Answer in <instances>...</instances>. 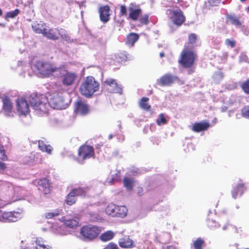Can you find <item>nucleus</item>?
Returning <instances> with one entry per match:
<instances>
[{"mask_svg": "<svg viewBox=\"0 0 249 249\" xmlns=\"http://www.w3.org/2000/svg\"><path fill=\"white\" fill-rule=\"evenodd\" d=\"M197 58V54L196 52L190 48L189 46H184L181 52L178 63L185 69H189L188 73H193L195 71L194 65Z\"/></svg>", "mask_w": 249, "mask_h": 249, "instance_id": "f257e3e1", "label": "nucleus"}, {"mask_svg": "<svg viewBox=\"0 0 249 249\" xmlns=\"http://www.w3.org/2000/svg\"><path fill=\"white\" fill-rule=\"evenodd\" d=\"M29 102L37 113L42 115L48 113L49 100L45 95L36 92L32 93L29 97Z\"/></svg>", "mask_w": 249, "mask_h": 249, "instance_id": "f03ea898", "label": "nucleus"}, {"mask_svg": "<svg viewBox=\"0 0 249 249\" xmlns=\"http://www.w3.org/2000/svg\"><path fill=\"white\" fill-rule=\"evenodd\" d=\"M100 83L92 76H88L85 77L82 81L79 92L81 94L86 98H91L95 92L99 90Z\"/></svg>", "mask_w": 249, "mask_h": 249, "instance_id": "7ed1b4c3", "label": "nucleus"}, {"mask_svg": "<svg viewBox=\"0 0 249 249\" xmlns=\"http://www.w3.org/2000/svg\"><path fill=\"white\" fill-rule=\"evenodd\" d=\"M35 71L42 78L49 77L56 73L58 67L47 61L37 60L34 65Z\"/></svg>", "mask_w": 249, "mask_h": 249, "instance_id": "20e7f679", "label": "nucleus"}, {"mask_svg": "<svg viewBox=\"0 0 249 249\" xmlns=\"http://www.w3.org/2000/svg\"><path fill=\"white\" fill-rule=\"evenodd\" d=\"M101 232L100 227L91 224L82 226L80 230L81 238L84 241L90 242L96 239Z\"/></svg>", "mask_w": 249, "mask_h": 249, "instance_id": "39448f33", "label": "nucleus"}, {"mask_svg": "<svg viewBox=\"0 0 249 249\" xmlns=\"http://www.w3.org/2000/svg\"><path fill=\"white\" fill-rule=\"evenodd\" d=\"M58 69L56 73L60 74L63 85L70 86L74 83L77 78V75L75 72L69 71L64 66L58 67Z\"/></svg>", "mask_w": 249, "mask_h": 249, "instance_id": "423d86ee", "label": "nucleus"}, {"mask_svg": "<svg viewBox=\"0 0 249 249\" xmlns=\"http://www.w3.org/2000/svg\"><path fill=\"white\" fill-rule=\"evenodd\" d=\"M177 8L170 11V19L174 24L179 27L185 22L186 18L182 11L179 8Z\"/></svg>", "mask_w": 249, "mask_h": 249, "instance_id": "0eeeda50", "label": "nucleus"}, {"mask_svg": "<svg viewBox=\"0 0 249 249\" xmlns=\"http://www.w3.org/2000/svg\"><path fill=\"white\" fill-rule=\"evenodd\" d=\"M0 103H2L1 111L7 117L14 116L13 104L9 97L3 95L1 96Z\"/></svg>", "mask_w": 249, "mask_h": 249, "instance_id": "6e6552de", "label": "nucleus"}, {"mask_svg": "<svg viewBox=\"0 0 249 249\" xmlns=\"http://www.w3.org/2000/svg\"><path fill=\"white\" fill-rule=\"evenodd\" d=\"M48 105L56 109L65 108V104L62 96L57 92L53 93L48 102Z\"/></svg>", "mask_w": 249, "mask_h": 249, "instance_id": "1a4fd4ad", "label": "nucleus"}, {"mask_svg": "<svg viewBox=\"0 0 249 249\" xmlns=\"http://www.w3.org/2000/svg\"><path fill=\"white\" fill-rule=\"evenodd\" d=\"M78 155L83 160L91 158H94V148L90 145L83 144L79 148Z\"/></svg>", "mask_w": 249, "mask_h": 249, "instance_id": "9d476101", "label": "nucleus"}, {"mask_svg": "<svg viewBox=\"0 0 249 249\" xmlns=\"http://www.w3.org/2000/svg\"><path fill=\"white\" fill-rule=\"evenodd\" d=\"M128 9L129 11L128 18L133 21L138 20L142 14V10L139 5L132 2L130 3Z\"/></svg>", "mask_w": 249, "mask_h": 249, "instance_id": "9b49d317", "label": "nucleus"}, {"mask_svg": "<svg viewBox=\"0 0 249 249\" xmlns=\"http://www.w3.org/2000/svg\"><path fill=\"white\" fill-rule=\"evenodd\" d=\"M104 85L107 87L108 90H109L110 92L122 93V89L117 84L115 79L113 78H107L104 81Z\"/></svg>", "mask_w": 249, "mask_h": 249, "instance_id": "f8f14e48", "label": "nucleus"}, {"mask_svg": "<svg viewBox=\"0 0 249 249\" xmlns=\"http://www.w3.org/2000/svg\"><path fill=\"white\" fill-rule=\"evenodd\" d=\"M111 10L108 5H102L98 9L100 20L103 23H107L110 18Z\"/></svg>", "mask_w": 249, "mask_h": 249, "instance_id": "ddd939ff", "label": "nucleus"}, {"mask_svg": "<svg viewBox=\"0 0 249 249\" xmlns=\"http://www.w3.org/2000/svg\"><path fill=\"white\" fill-rule=\"evenodd\" d=\"M178 77L171 74H166L157 80V83L160 86H169L173 84Z\"/></svg>", "mask_w": 249, "mask_h": 249, "instance_id": "4468645a", "label": "nucleus"}, {"mask_svg": "<svg viewBox=\"0 0 249 249\" xmlns=\"http://www.w3.org/2000/svg\"><path fill=\"white\" fill-rule=\"evenodd\" d=\"M17 107L20 115H26L29 113V106L27 100L24 98L18 99L17 101Z\"/></svg>", "mask_w": 249, "mask_h": 249, "instance_id": "2eb2a0df", "label": "nucleus"}, {"mask_svg": "<svg viewBox=\"0 0 249 249\" xmlns=\"http://www.w3.org/2000/svg\"><path fill=\"white\" fill-rule=\"evenodd\" d=\"M89 112L88 105L82 101H78L75 104L74 112L77 115H86Z\"/></svg>", "mask_w": 249, "mask_h": 249, "instance_id": "dca6fc26", "label": "nucleus"}, {"mask_svg": "<svg viewBox=\"0 0 249 249\" xmlns=\"http://www.w3.org/2000/svg\"><path fill=\"white\" fill-rule=\"evenodd\" d=\"M118 244L123 249H132L136 246L134 241L128 235L121 238L119 240Z\"/></svg>", "mask_w": 249, "mask_h": 249, "instance_id": "f3484780", "label": "nucleus"}, {"mask_svg": "<svg viewBox=\"0 0 249 249\" xmlns=\"http://www.w3.org/2000/svg\"><path fill=\"white\" fill-rule=\"evenodd\" d=\"M245 183L241 182L234 187L231 191V195L233 198L236 199L238 196H241L247 190Z\"/></svg>", "mask_w": 249, "mask_h": 249, "instance_id": "a211bd4d", "label": "nucleus"}, {"mask_svg": "<svg viewBox=\"0 0 249 249\" xmlns=\"http://www.w3.org/2000/svg\"><path fill=\"white\" fill-rule=\"evenodd\" d=\"M210 127V124L208 122L202 121L194 123L192 127V130L195 132H199L208 130Z\"/></svg>", "mask_w": 249, "mask_h": 249, "instance_id": "6ab92c4d", "label": "nucleus"}, {"mask_svg": "<svg viewBox=\"0 0 249 249\" xmlns=\"http://www.w3.org/2000/svg\"><path fill=\"white\" fill-rule=\"evenodd\" d=\"M38 185L42 188L44 194H49L51 192V183L48 179L45 178H40L38 182Z\"/></svg>", "mask_w": 249, "mask_h": 249, "instance_id": "aec40b11", "label": "nucleus"}, {"mask_svg": "<svg viewBox=\"0 0 249 249\" xmlns=\"http://www.w3.org/2000/svg\"><path fill=\"white\" fill-rule=\"evenodd\" d=\"M128 59V54L125 52H120L115 55L113 63L115 65L122 64Z\"/></svg>", "mask_w": 249, "mask_h": 249, "instance_id": "412c9836", "label": "nucleus"}, {"mask_svg": "<svg viewBox=\"0 0 249 249\" xmlns=\"http://www.w3.org/2000/svg\"><path fill=\"white\" fill-rule=\"evenodd\" d=\"M139 37V34L135 33H130L126 36L125 44L130 47H132L138 40Z\"/></svg>", "mask_w": 249, "mask_h": 249, "instance_id": "4be33fe9", "label": "nucleus"}, {"mask_svg": "<svg viewBox=\"0 0 249 249\" xmlns=\"http://www.w3.org/2000/svg\"><path fill=\"white\" fill-rule=\"evenodd\" d=\"M227 22H230L231 24L236 27H240L243 21L240 20V17L236 16L234 15H229L226 17Z\"/></svg>", "mask_w": 249, "mask_h": 249, "instance_id": "5701e85b", "label": "nucleus"}, {"mask_svg": "<svg viewBox=\"0 0 249 249\" xmlns=\"http://www.w3.org/2000/svg\"><path fill=\"white\" fill-rule=\"evenodd\" d=\"M42 35L47 38L55 40L59 39V37L56 35L55 32L52 28H45Z\"/></svg>", "mask_w": 249, "mask_h": 249, "instance_id": "b1692460", "label": "nucleus"}, {"mask_svg": "<svg viewBox=\"0 0 249 249\" xmlns=\"http://www.w3.org/2000/svg\"><path fill=\"white\" fill-rule=\"evenodd\" d=\"M197 40L198 36L195 33H190L188 36V42L186 46H189L190 49L194 50Z\"/></svg>", "mask_w": 249, "mask_h": 249, "instance_id": "393cba45", "label": "nucleus"}, {"mask_svg": "<svg viewBox=\"0 0 249 249\" xmlns=\"http://www.w3.org/2000/svg\"><path fill=\"white\" fill-rule=\"evenodd\" d=\"M115 233L112 231H107L100 235V239L104 242L111 240L115 236Z\"/></svg>", "mask_w": 249, "mask_h": 249, "instance_id": "a878e982", "label": "nucleus"}, {"mask_svg": "<svg viewBox=\"0 0 249 249\" xmlns=\"http://www.w3.org/2000/svg\"><path fill=\"white\" fill-rule=\"evenodd\" d=\"M79 220L77 217H74L66 219L64 221V223L66 227L75 229L79 225Z\"/></svg>", "mask_w": 249, "mask_h": 249, "instance_id": "bb28decb", "label": "nucleus"}, {"mask_svg": "<svg viewBox=\"0 0 249 249\" xmlns=\"http://www.w3.org/2000/svg\"><path fill=\"white\" fill-rule=\"evenodd\" d=\"M89 190V187H78L74 188L71 190L72 192H74L76 196L85 197L87 195V192Z\"/></svg>", "mask_w": 249, "mask_h": 249, "instance_id": "cd10ccee", "label": "nucleus"}, {"mask_svg": "<svg viewBox=\"0 0 249 249\" xmlns=\"http://www.w3.org/2000/svg\"><path fill=\"white\" fill-rule=\"evenodd\" d=\"M115 212V217L123 218L127 215V209L125 206L116 205Z\"/></svg>", "mask_w": 249, "mask_h": 249, "instance_id": "c85d7f7f", "label": "nucleus"}, {"mask_svg": "<svg viewBox=\"0 0 249 249\" xmlns=\"http://www.w3.org/2000/svg\"><path fill=\"white\" fill-rule=\"evenodd\" d=\"M38 146L42 152H46L48 154H51L53 150L52 147L50 145H46L43 141H38Z\"/></svg>", "mask_w": 249, "mask_h": 249, "instance_id": "c756f323", "label": "nucleus"}, {"mask_svg": "<svg viewBox=\"0 0 249 249\" xmlns=\"http://www.w3.org/2000/svg\"><path fill=\"white\" fill-rule=\"evenodd\" d=\"M149 98L146 97H143L139 101V105L140 107L146 111H150L151 109V106L147 103Z\"/></svg>", "mask_w": 249, "mask_h": 249, "instance_id": "7c9ffc66", "label": "nucleus"}, {"mask_svg": "<svg viewBox=\"0 0 249 249\" xmlns=\"http://www.w3.org/2000/svg\"><path fill=\"white\" fill-rule=\"evenodd\" d=\"M33 30L36 34H43L44 30L46 28L44 23L35 22L32 26Z\"/></svg>", "mask_w": 249, "mask_h": 249, "instance_id": "2f4dec72", "label": "nucleus"}, {"mask_svg": "<svg viewBox=\"0 0 249 249\" xmlns=\"http://www.w3.org/2000/svg\"><path fill=\"white\" fill-rule=\"evenodd\" d=\"M77 200L76 196L75 195H74V192H72L71 191L66 196L65 199L66 203L69 205L71 206L74 204Z\"/></svg>", "mask_w": 249, "mask_h": 249, "instance_id": "473e14b6", "label": "nucleus"}, {"mask_svg": "<svg viewBox=\"0 0 249 249\" xmlns=\"http://www.w3.org/2000/svg\"><path fill=\"white\" fill-rule=\"evenodd\" d=\"M2 217L7 222H15L16 219L14 212H5L2 213Z\"/></svg>", "mask_w": 249, "mask_h": 249, "instance_id": "72a5a7b5", "label": "nucleus"}, {"mask_svg": "<svg viewBox=\"0 0 249 249\" xmlns=\"http://www.w3.org/2000/svg\"><path fill=\"white\" fill-rule=\"evenodd\" d=\"M36 249H51V247L46 244V242L41 239L37 238L36 241Z\"/></svg>", "mask_w": 249, "mask_h": 249, "instance_id": "f704fd0d", "label": "nucleus"}, {"mask_svg": "<svg viewBox=\"0 0 249 249\" xmlns=\"http://www.w3.org/2000/svg\"><path fill=\"white\" fill-rule=\"evenodd\" d=\"M205 246V241L201 238H198L195 240L193 244L194 249H203V247Z\"/></svg>", "mask_w": 249, "mask_h": 249, "instance_id": "c9c22d12", "label": "nucleus"}, {"mask_svg": "<svg viewBox=\"0 0 249 249\" xmlns=\"http://www.w3.org/2000/svg\"><path fill=\"white\" fill-rule=\"evenodd\" d=\"M116 205L114 204H110L107 205L106 209V213L108 215L115 217V211Z\"/></svg>", "mask_w": 249, "mask_h": 249, "instance_id": "e433bc0d", "label": "nucleus"}, {"mask_svg": "<svg viewBox=\"0 0 249 249\" xmlns=\"http://www.w3.org/2000/svg\"><path fill=\"white\" fill-rule=\"evenodd\" d=\"M134 180L131 178L125 177L123 179V183L124 186L129 191H131L133 189Z\"/></svg>", "mask_w": 249, "mask_h": 249, "instance_id": "4c0bfd02", "label": "nucleus"}, {"mask_svg": "<svg viewBox=\"0 0 249 249\" xmlns=\"http://www.w3.org/2000/svg\"><path fill=\"white\" fill-rule=\"evenodd\" d=\"M56 30L63 40L68 41L70 39V36H68L67 31L65 29L63 28H57Z\"/></svg>", "mask_w": 249, "mask_h": 249, "instance_id": "58836bf2", "label": "nucleus"}, {"mask_svg": "<svg viewBox=\"0 0 249 249\" xmlns=\"http://www.w3.org/2000/svg\"><path fill=\"white\" fill-rule=\"evenodd\" d=\"M167 121L163 113L159 114L158 119L156 120V124L158 125L166 124Z\"/></svg>", "mask_w": 249, "mask_h": 249, "instance_id": "ea45409f", "label": "nucleus"}, {"mask_svg": "<svg viewBox=\"0 0 249 249\" xmlns=\"http://www.w3.org/2000/svg\"><path fill=\"white\" fill-rule=\"evenodd\" d=\"M140 24L142 25H147L149 23V16L147 14H144L140 16L138 19Z\"/></svg>", "mask_w": 249, "mask_h": 249, "instance_id": "a19ab883", "label": "nucleus"}, {"mask_svg": "<svg viewBox=\"0 0 249 249\" xmlns=\"http://www.w3.org/2000/svg\"><path fill=\"white\" fill-rule=\"evenodd\" d=\"M60 212L58 210H55L54 212H48L45 213V217L47 219H52L60 214Z\"/></svg>", "mask_w": 249, "mask_h": 249, "instance_id": "79ce46f5", "label": "nucleus"}, {"mask_svg": "<svg viewBox=\"0 0 249 249\" xmlns=\"http://www.w3.org/2000/svg\"><path fill=\"white\" fill-rule=\"evenodd\" d=\"M241 87L246 94H249V79L243 82Z\"/></svg>", "mask_w": 249, "mask_h": 249, "instance_id": "37998d69", "label": "nucleus"}, {"mask_svg": "<svg viewBox=\"0 0 249 249\" xmlns=\"http://www.w3.org/2000/svg\"><path fill=\"white\" fill-rule=\"evenodd\" d=\"M207 224L210 229L215 228L219 227V224L218 223H217L215 220L210 218L207 219Z\"/></svg>", "mask_w": 249, "mask_h": 249, "instance_id": "c03bdc74", "label": "nucleus"}, {"mask_svg": "<svg viewBox=\"0 0 249 249\" xmlns=\"http://www.w3.org/2000/svg\"><path fill=\"white\" fill-rule=\"evenodd\" d=\"M241 113L243 117L249 118V105L244 106L242 108Z\"/></svg>", "mask_w": 249, "mask_h": 249, "instance_id": "a18cd8bd", "label": "nucleus"}, {"mask_svg": "<svg viewBox=\"0 0 249 249\" xmlns=\"http://www.w3.org/2000/svg\"><path fill=\"white\" fill-rule=\"evenodd\" d=\"M0 159L3 160H6L8 159L7 156L5 154L4 147L1 144H0Z\"/></svg>", "mask_w": 249, "mask_h": 249, "instance_id": "49530a36", "label": "nucleus"}, {"mask_svg": "<svg viewBox=\"0 0 249 249\" xmlns=\"http://www.w3.org/2000/svg\"><path fill=\"white\" fill-rule=\"evenodd\" d=\"M225 44L227 46L231 47V48H234L236 46V41L233 38L231 39H226L225 40Z\"/></svg>", "mask_w": 249, "mask_h": 249, "instance_id": "de8ad7c7", "label": "nucleus"}, {"mask_svg": "<svg viewBox=\"0 0 249 249\" xmlns=\"http://www.w3.org/2000/svg\"><path fill=\"white\" fill-rule=\"evenodd\" d=\"M103 249H119L118 245L113 242H109Z\"/></svg>", "mask_w": 249, "mask_h": 249, "instance_id": "09e8293b", "label": "nucleus"}, {"mask_svg": "<svg viewBox=\"0 0 249 249\" xmlns=\"http://www.w3.org/2000/svg\"><path fill=\"white\" fill-rule=\"evenodd\" d=\"M16 17V10L13 11L7 12L4 17L6 20H9V18H14Z\"/></svg>", "mask_w": 249, "mask_h": 249, "instance_id": "8fccbe9b", "label": "nucleus"}, {"mask_svg": "<svg viewBox=\"0 0 249 249\" xmlns=\"http://www.w3.org/2000/svg\"><path fill=\"white\" fill-rule=\"evenodd\" d=\"M207 2L210 6H216L221 1V0H206Z\"/></svg>", "mask_w": 249, "mask_h": 249, "instance_id": "3c124183", "label": "nucleus"}, {"mask_svg": "<svg viewBox=\"0 0 249 249\" xmlns=\"http://www.w3.org/2000/svg\"><path fill=\"white\" fill-rule=\"evenodd\" d=\"M120 13L121 16H125L126 15L127 10L125 5H121Z\"/></svg>", "mask_w": 249, "mask_h": 249, "instance_id": "603ef678", "label": "nucleus"}, {"mask_svg": "<svg viewBox=\"0 0 249 249\" xmlns=\"http://www.w3.org/2000/svg\"><path fill=\"white\" fill-rule=\"evenodd\" d=\"M137 194L140 196L143 195L144 194L143 190L142 188L141 187H137Z\"/></svg>", "mask_w": 249, "mask_h": 249, "instance_id": "864d4df0", "label": "nucleus"}, {"mask_svg": "<svg viewBox=\"0 0 249 249\" xmlns=\"http://www.w3.org/2000/svg\"><path fill=\"white\" fill-rule=\"evenodd\" d=\"M6 168V164L5 163L0 161V168L1 169H4Z\"/></svg>", "mask_w": 249, "mask_h": 249, "instance_id": "5fc2aeb1", "label": "nucleus"}, {"mask_svg": "<svg viewBox=\"0 0 249 249\" xmlns=\"http://www.w3.org/2000/svg\"><path fill=\"white\" fill-rule=\"evenodd\" d=\"M167 249H177L174 246H169L167 247Z\"/></svg>", "mask_w": 249, "mask_h": 249, "instance_id": "6e6d98bb", "label": "nucleus"}, {"mask_svg": "<svg viewBox=\"0 0 249 249\" xmlns=\"http://www.w3.org/2000/svg\"><path fill=\"white\" fill-rule=\"evenodd\" d=\"M160 56L162 58L164 56V53L163 52H161L160 53Z\"/></svg>", "mask_w": 249, "mask_h": 249, "instance_id": "4d7b16f0", "label": "nucleus"}, {"mask_svg": "<svg viewBox=\"0 0 249 249\" xmlns=\"http://www.w3.org/2000/svg\"><path fill=\"white\" fill-rule=\"evenodd\" d=\"M0 100H1V96H0ZM1 103H0V112H1V107H2Z\"/></svg>", "mask_w": 249, "mask_h": 249, "instance_id": "13d9d810", "label": "nucleus"}, {"mask_svg": "<svg viewBox=\"0 0 249 249\" xmlns=\"http://www.w3.org/2000/svg\"><path fill=\"white\" fill-rule=\"evenodd\" d=\"M20 210V212H17V214L18 213L19 214H21L22 213L23 211L22 210Z\"/></svg>", "mask_w": 249, "mask_h": 249, "instance_id": "bf43d9fd", "label": "nucleus"}, {"mask_svg": "<svg viewBox=\"0 0 249 249\" xmlns=\"http://www.w3.org/2000/svg\"><path fill=\"white\" fill-rule=\"evenodd\" d=\"M2 11L1 9L0 8V16H2Z\"/></svg>", "mask_w": 249, "mask_h": 249, "instance_id": "052dcab7", "label": "nucleus"}, {"mask_svg": "<svg viewBox=\"0 0 249 249\" xmlns=\"http://www.w3.org/2000/svg\"><path fill=\"white\" fill-rule=\"evenodd\" d=\"M247 0H240V1L242 2H245V1H246Z\"/></svg>", "mask_w": 249, "mask_h": 249, "instance_id": "680f3d73", "label": "nucleus"}, {"mask_svg": "<svg viewBox=\"0 0 249 249\" xmlns=\"http://www.w3.org/2000/svg\"><path fill=\"white\" fill-rule=\"evenodd\" d=\"M19 13V10L17 9V15Z\"/></svg>", "mask_w": 249, "mask_h": 249, "instance_id": "e2e57ef3", "label": "nucleus"}, {"mask_svg": "<svg viewBox=\"0 0 249 249\" xmlns=\"http://www.w3.org/2000/svg\"><path fill=\"white\" fill-rule=\"evenodd\" d=\"M178 0V2H179L181 1V0Z\"/></svg>", "mask_w": 249, "mask_h": 249, "instance_id": "0e129e2a", "label": "nucleus"}, {"mask_svg": "<svg viewBox=\"0 0 249 249\" xmlns=\"http://www.w3.org/2000/svg\"><path fill=\"white\" fill-rule=\"evenodd\" d=\"M247 10L249 11V6L247 7Z\"/></svg>", "mask_w": 249, "mask_h": 249, "instance_id": "69168bd1", "label": "nucleus"}]
</instances>
